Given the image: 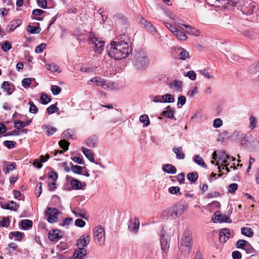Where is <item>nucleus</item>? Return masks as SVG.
Instances as JSON below:
<instances>
[{
	"label": "nucleus",
	"mask_w": 259,
	"mask_h": 259,
	"mask_svg": "<svg viewBox=\"0 0 259 259\" xmlns=\"http://www.w3.org/2000/svg\"><path fill=\"white\" fill-rule=\"evenodd\" d=\"M10 224L9 217H3V220L0 221V226L3 227L8 228Z\"/></svg>",
	"instance_id": "obj_58"
},
{
	"label": "nucleus",
	"mask_w": 259,
	"mask_h": 259,
	"mask_svg": "<svg viewBox=\"0 0 259 259\" xmlns=\"http://www.w3.org/2000/svg\"><path fill=\"white\" fill-rule=\"evenodd\" d=\"M200 73L203 75L204 77L207 79H213L214 76L212 74H211L209 72L208 69H202L199 71Z\"/></svg>",
	"instance_id": "obj_48"
},
{
	"label": "nucleus",
	"mask_w": 259,
	"mask_h": 259,
	"mask_svg": "<svg viewBox=\"0 0 259 259\" xmlns=\"http://www.w3.org/2000/svg\"><path fill=\"white\" fill-rule=\"evenodd\" d=\"M244 135L242 132L235 131L233 132L231 137L234 140L236 141V142H239L240 140L243 139Z\"/></svg>",
	"instance_id": "obj_35"
},
{
	"label": "nucleus",
	"mask_w": 259,
	"mask_h": 259,
	"mask_svg": "<svg viewBox=\"0 0 259 259\" xmlns=\"http://www.w3.org/2000/svg\"><path fill=\"white\" fill-rule=\"evenodd\" d=\"M59 145L64 151H66L68 149L70 143L66 140L63 139L59 141Z\"/></svg>",
	"instance_id": "obj_45"
},
{
	"label": "nucleus",
	"mask_w": 259,
	"mask_h": 259,
	"mask_svg": "<svg viewBox=\"0 0 259 259\" xmlns=\"http://www.w3.org/2000/svg\"><path fill=\"white\" fill-rule=\"evenodd\" d=\"M174 102L173 95L166 94L161 96V103H172Z\"/></svg>",
	"instance_id": "obj_34"
},
{
	"label": "nucleus",
	"mask_w": 259,
	"mask_h": 259,
	"mask_svg": "<svg viewBox=\"0 0 259 259\" xmlns=\"http://www.w3.org/2000/svg\"><path fill=\"white\" fill-rule=\"evenodd\" d=\"M94 238L95 241L99 244L103 243L105 240L104 229L101 226L97 227L94 230Z\"/></svg>",
	"instance_id": "obj_5"
},
{
	"label": "nucleus",
	"mask_w": 259,
	"mask_h": 259,
	"mask_svg": "<svg viewBox=\"0 0 259 259\" xmlns=\"http://www.w3.org/2000/svg\"><path fill=\"white\" fill-rule=\"evenodd\" d=\"M187 205L186 204L179 203L175 206L176 209L178 211L179 214H182L184 210L187 207Z\"/></svg>",
	"instance_id": "obj_55"
},
{
	"label": "nucleus",
	"mask_w": 259,
	"mask_h": 259,
	"mask_svg": "<svg viewBox=\"0 0 259 259\" xmlns=\"http://www.w3.org/2000/svg\"><path fill=\"white\" fill-rule=\"evenodd\" d=\"M247 72L250 75H254L259 72V61L252 63L248 67Z\"/></svg>",
	"instance_id": "obj_21"
},
{
	"label": "nucleus",
	"mask_w": 259,
	"mask_h": 259,
	"mask_svg": "<svg viewBox=\"0 0 259 259\" xmlns=\"http://www.w3.org/2000/svg\"><path fill=\"white\" fill-rule=\"evenodd\" d=\"M247 243H248V241L245 240L239 239L237 241L236 246L237 248L244 249Z\"/></svg>",
	"instance_id": "obj_47"
},
{
	"label": "nucleus",
	"mask_w": 259,
	"mask_h": 259,
	"mask_svg": "<svg viewBox=\"0 0 259 259\" xmlns=\"http://www.w3.org/2000/svg\"><path fill=\"white\" fill-rule=\"evenodd\" d=\"M63 212H61L56 207H50V224L58 223L59 221V217L62 215Z\"/></svg>",
	"instance_id": "obj_6"
},
{
	"label": "nucleus",
	"mask_w": 259,
	"mask_h": 259,
	"mask_svg": "<svg viewBox=\"0 0 259 259\" xmlns=\"http://www.w3.org/2000/svg\"><path fill=\"white\" fill-rule=\"evenodd\" d=\"M71 170L74 173L78 175H82L83 168L85 167H81L77 165H73L72 162L70 163Z\"/></svg>",
	"instance_id": "obj_33"
},
{
	"label": "nucleus",
	"mask_w": 259,
	"mask_h": 259,
	"mask_svg": "<svg viewBox=\"0 0 259 259\" xmlns=\"http://www.w3.org/2000/svg\"><path fill=\"white\" fill-rule=\"evenodd\" d=\"M66 179L68 182L70 181V185L71 186V188L72 189L84 190V187L86 186V184L85 183H83L82 184L79 180L75 179L69 176H66Z\"/></svg>",
	"instance_id": "obj_7"
},
{
	"label": "nucleus",
	"mask_w": 259,
	"mask_h": 259,
	"mask_svg": "<svg viewBox=\"0 0 259 259\" xmlns=\"http://www.w3.org/2000/svg\"><path fill=\"white\" fill-rule=\"evenodd\" d=\"M32 221L29 220H23L20 222V225L24 230H28L32 227Z\"/></svg>",
	"instance_id": "obj_26"
},
{
	"label": "nucleus",
	"mask_w": 259,
	"mask_h": 259,
	"mask_svg": "<svg viewBox=\"0 0 259 259\" xmlns=\"http://www.w3.org/2000/svg\"><path fill=\"white\" fill-rule=\"evenodd\" d=\"M32 80H35L34 78H25L22 80V85L25 88L29 87Z\"/></svg>",
	"instance_id": "obj_57"
},
{
	"label": "nucleus",
	"mask_w": 259,
	"mask_h": 259,
	"mask_svg": "<svg viewBox=\"0 0 259 259\" xmlns=\"http://www.w3.org/2000/svg\"><path fill=\"white\" fill-rule=\"evenodd\" d=\"M149 99L151 102L154 103H161V95H151L149 96Z\"/></svg>",
	"instance_id": "obj_61"
},
{
	"label": "nucleus",
	"mask_w": 259,
	"mask_h": 259,
	"mask_svg": "<svg viewBox=\"0 0 259 259\" xmlns=\"http://www.w3.org/2000/svg\"><path fill=\"white\" fill-rule=\"evenodd\" d=\"M149 60L146 54L143 51L137 52L132 60V64L134 68L140 71L146 70L149 66Z\"/></svg>",
	"instance_id": "obj_2"
},
{
	"label": "nucleus",
	"mask_w": 259,
	"mask_h": 259,
	"mask_svg": "<svg viewBox=\"0 0 259 259\" xmlns=\"http://www.w3.org/2000/svg\"><path fill=\"white\" fill-rule=\"evenodd\" d=\"M27 31L31 34H38L40 31V28L39 27L29 25L27 27Z\"/></svg>",
	"instance_id": "obj_40"
},
{
	"label": "nucleus",
	"mask_w": 259,
	"mask_h": 259,
	"mask_svg": "<svg viewBox=\"0 0 259 259\" xmlns=\"http://www.w3.org/2000/svg\"><path fill=\"white\" fill-rule=\"evenodd\" d=\"M141 122L143 123V126L146 127L150 124V121L148 114H142L139 118Z\"/></svg>",
	"instance_id": "obj_36"
},
{
	"label": "nucleus",
	"mask_w": 259,
	"mask_h": 259,
	"mask_svg": "<svg viewBox=\"0 0 259 259\" xmlns=\"http://www.w3.org/2000/svg\"><path fill=\"white\" fill-rule=\"evenodd\" d=\"M82 210H81L78 208H76L75 209L72 211L76 217H81L84 219H87V218L85 217V214L82 213Z\"/></svg>",
	"instance_id": "obj_54"
},
{
	"label": "nucleus",
	"mask_w": 259,
	"mask_h": 259,
	"mask_svg": "<svg viewBox=\"0 0 259 259\" xmlns=\"http://www.w3.org/2000/svg\"><path fill=\"white\" fill-rule=\"evenodd\" d=\"M2 88L6 91L9 95H11L13 91L11 90L10 85L9 82L4 81L2 84Z\"/></svg>",
	"instance_id": "obj_50"
},
{
	"label": "nucleus",
	"mask_w": 259,
	"mask_h": 259,
	"mask_svg": "<svg viewBox=\"0 0 259 259\" xmlns=\"http://www.w3.org/2000/svg\"><path fill=\"white\" fill-rule=\"evenodd\" d=\"M61 90V88L57 85H53L51 87V91L54 95H57L59 94Z\"/></svg>",
	"instance_id": "obj_60"
},
{
	"label": "nucleus",
	"mask_w": 259,
	"mask_h": 259,
	"mask_svg": "<svg viewBox=\"0 0 259 259\" xmlns=\"http://www.w3.org/2000/svg\"><path fill=\"white\" fill-rule=\"evenodd\" d=\"M178 32H176L175 35L179 40H185L187 39V36L183 32L180 31L179 29H178Z\"/></svg>",
	"instance_id": "obj_51"
},
{
	"label": "nucleus",
	"mask_w": 259,
	"mask_h": 259,
	"mask_svg": "<svg viewBox=\"0 0 259 259\" xmlns=\"http://www.w3.org/2000/svg\"><path fill=\"white\" fill-rule=\"evenodd\" d=\"M10 235L16 237V239H15V240L18 241H21L22 238L25 236L23 233L19 231L12 232L10 233Z\"/></svg>",
	"instance_id": "obj_44"
},
{
	"label": "nucleus",
	"mask_w": 259,
	"mask_h": 259,
	"mask_svg": "<svg viewBox=\"0 0 259 259\" xmlns=\"http://www.w3.org/2000/svg\"><path fill=\"white\" fill-rule=\"evenodd\" d=\"M90 81L94 83V85L101 87L105 90L110 88L109 82H108L104 79L100 77H95L90 80Z\"/></svg>",
	"instance_id": "obj_9"
},
{
	"label": "nucleus",
	"mask_w": 259,
	"mask_h": 259,
	"mask_svg": "<svg viewBox=\"0 0 259 259\" xmlns=\"http://www.w3.org/2000/svg\"><path fill=\"white\" fill-rule=\"evenodd\" d=\"M50 205L56 208L60 207L61 205L60 197L57 195H53L50 201Z\"/></svg>",
	"instance_id": "obj_22"
},
{
	"label": "nucleus",
	"mask_w": 259,
	"mask_h": 259,
	"mask_svg": "<svg viewBox=\"0 0 259 259\" xmlns=\"http://www.w3.org/2000/svg\"><path fill=\"white\" fill-rule=\"evenodd\" d=\"M90 241L89 235L83 234L77 240L76 245L78 248H84L89 244Z\"/></svg>",
	"instance_id": "obj_10"
},
{
	"label": "nucleus",
	"mask_w": 259,
	"mask_h": 259,
	"mask_svg": "<svg viewBox=\"0 0 259 259\" xmlns=\"http://www.w3.org/2000/svg\"><path fill=\"white\" fill-rule=\"evenodd\" d=\"M140 222L137 218H135L134 221L131 219L128 222V227L130 231L137 233L139 228Z\"/></svg>",
	"instance_id": "obj_14"
},
{
	"label": "nucleus",
	"mask_w": 259,
	"mask_h": 259,
	"mask_svg": "<svg viewBox=\"0 0 259 259\" xmlns=\"http://www.w3.org/2000/svg\"><path fill=\"white\" fill-rule=\"evenodd\" d=\"M98 137L96 135H92L84 141V143L89 147H95L97 145Z\"/></svg>",
	"instance_id": "obj_16"
},
{
	"label": "nucleus",
	"mask_w": 259,
	"mask_h": 259,
	"mask_svg": "<svg viewBox=\"0 0 259 259\" xmlns=\"http://www.w3.org/2000/svg\"><path fill=\"white\" fill-rule=\"evenodd\" d=\"M192 245V234L190 231L186 230L183 234L179 250L182 251L183 249V247L186 246L188 247V252L189 253Z\"/></svg>",
	"instance_id": "obj_4"
},
{
	"label": "nucleus",
	"mask_w": 259,
	"mask_h": 259,
	"mask_svg": "<svg viewBox=\"0 0 259 259\" xmlns=\"http://www.w3.org/2000/svg\"><path fill=\"white\" fill-rule=\"evenodd\" d=\"M31 122V120H27V121H22L20 120H17L14 123V127L15 128L21 130V133L26 134L28 131L27 129H21L20 127H24L28 125Z\"/></svg>",
	"instance_id": "obj_12"
},
{
	"label": "nucleus",
	"mask_w": 259,
	"mask_h": 259,
	"mask_svg": "<svg viewBox=\"0 0 259 259\" xmlns=\"http://www.w3.org/2000/svg\"><path fill=\"white\" fill-rule=\"evenodd\" d=\"M48 159L49 154L47 153L45 156L43 155L40 156V159H35L33 162V165L35 167L40 168L42 166V163L47 161Z\"/></svg>",
	"instance_id": "obj_20"
},
{
	"label": "nucleus",
	"mask_w": 259,
	"mask_h": 259,
	"mask_svg": "<svg viewBox=\"0 0 259 259\" xmlns=\"http://www.w3.org/2000/svg\"><path fill=\"white\" fill-rule=\"evenodd\" d=\"M187 178L191 183H194L198 178V175L195 171L191 172L187 174Z\"/></svg>",
	"instance_id": "obj_37"
},
{
	"label": "nucleus",
	"mask_w": 259,
	"mask_h": 259,
	"mask_svg": "<svg viewBox=\"0 0 259 259\" xmlns=\"http://www.w3.org/2000/svg\"><path fill=\"white\" fill-rule=\"evenodd\" d=\"M182 26L186 28V32L189 34L197 36L199 35L200 34V32L199 31V30L189 25H186L184 24H180V28L182 30H184Z\"/></svg>",
	"instance_id": "obj_13"
},
{
	"label": "nucleus",
	"mask_w": 259,
	"mask_h": 259,
	"mask_svg": "<svg viewBox=\"0 0 259 259\" xmlns=\"http://www.w3.org/2000/svg\"><path fill=\"white\" fill-rule=\"evenodd\" d=\"M172 151L176 155V158L178 159H184L185 158V155L183 152V148L182 147L174 148Z\"/></svg>",
	"instance_id": "obj_27"
},
{
	"label": "nucleus",
	"mask_w": 259,
	"mask_h": 259,
	"mask_svg": "<svg viewBox=\"0 0 259 259\" xmlns=\"http://www.w3.org/2000/svg\"><path fill=\"white\" fill-rule=\"evenodd\" d=\"M239 0H222V5H228L227 7L228 8L229 6L233 7L235 6L238 3Z\"/></svg>",
	"instance_id": "obj_42"
},
{
	"label": "nucleus",
	"mask_w": 259,
	"mask_h": 259,
	"mask_svg": "<svg viewBox=\"0 0 259 259\" xmlns=\"http://www.w3.org/2000/svg\"><path fill=\"white\" fill-rule=\"evenodd\" d=\"M169 86L170 88L175 87L177 88V90L179 91L182 89V81L178 80H175L169 84Z\"/></svg>",
	"instance_id": "obj_49"
},
{
	"label": "nucleus",
	"mask_w": 259,
	"mask_h": 259,
	"mask_svg": "<svg viewBox=\"0 0 259 259\" xmlns=\"http://www.w3.org/2000/svg\"><path fill=\"white\" fill-rule=\"evenodd\" d=\"M140 23L148 31L151 32H155L156 29L155 27L149 21H147L145 18L141 17L140 20Z\"/></svg>",
	"instance_id": "obj_17"
},
{
	"label": "nucleus",
	"mask_w": 259,
	"mask_h": 259,
	"mask_svg": "<svg viewBox=\"0 0 259 259\" xmlns=\"http://www.w3.org/2000/svg\"><path fill=\"white\" fill-rule=\"evenodd\" d=\"M45 12L41 9H34L33 10L31 18L32 19H35L37 20L41 21V18L38 16L42 15Z\"/></svg>",
	"instance_id": "obj_30"
},
{
	"label": "nucleus",
	"mask_w": 259,
	"mask_h": 259,
	"mask_svg": "<svg viewBox=\"0 0 259 259\" xmlns=\"http://www.w3.org/2000/svg\"><path fill=\"white\" fill-rule=\"evenodd\" d=\"M20 24V21L18 20L15 21H12L10 24L7 26V31L8 32L13 31L17 27L19 26Z\"/></svg>",
	"instance_id": "obj_32"
},
{
	"label": "nucleus",
	"mask_w": 259,
	"mask_h": 259,
	"mask_svg": "<svg viewBox=\"0 0 259 259\" xmlns=\"http://www.w3.org/2000/svg\"><path fill=\"white\" fill-rule=\"evenodd\" d=\"M230 235V230L229 229L224 228L222 229L219 233L220 242H225L229 239Z\"/></svg>",
	"instance_id": "obj_19"
},
{
	"label": "nucleus",
	"mask_w": 259,
	"mask_h": 259,
	"mask_svg": "<svg viewBox=\"0 0 259 259\" xmlns=\"http://www.w3.org/2000/svg\"><path fill=\"white\" fill-rule=\"evenodd\" d=\"M87 253L84 248H78L74 251L73 256L75 259H82Z\"/></svg>",
	"instance_id": "obj_25"
},
{
	"label": "nucleus",
	"mask_w": 259,
	"mask_h": 259,
	"mask_svg": "<svg viewBox=\"0 0 259 259\" xmlns=\"http://www.w3.org/2000/svg\"><path fill=\"white\" fill-rule=\"evenodd\" d=\"M184 75L189 77L191 80H195L196 78V74L193 70H190L184 73Z\"/></svg>",
	"instance_id": "obj_53"
},
{
	"label": "nucleus",
	"mask_w": 259,
	"mask_h": 259,
	"mask_svg": "<svg viewBox=\"0 0 259 259\" xmlns=\"http://www.w3.org/2000/svg\"><path fill=\"white\" fill-rule=\"evenodd\" d=\"M155 251V249L150 244L147 245L146 249L145 250L146 253V257L147 259L153 258V255Z\"/></svg>",
	"instance_id": "obj_31"
},
{
	"label": "nucleus",
	"mask_w": 259,
	"mask_h": 259,
	"mask_svg": "<svg viewBox=\"0 0 259 259\" xmlns=\"http://www.w3.org/2000/svg\"><path fill=\"white\" fill-rule=\"evenodd\" d=\"M50 71L53 72L60 73L61 71V69L54 63L50 64Z\"/></svg>",
	"instance_id": "obj_63"
},
{
	"label": "nucleus",
	"mask_w": 259,
	"mask_h": 259,
	"mask_svg": "<svg viewBox=\"0 0 259 259\" xmlns=\"http://www.w3.org/2000/svg\"><path fill=\"white\" fill-rule=\"evenodd\" d=\"M181 52L180 53V58L182 60H185L189 57L188 52L183 48H180Z\"/></svg>",
	"instance_id": "obj_56"
},
{
	"label": "nucleus",
	"mask_w": 259,
	"mask_h": 259,
	"mask_svg": "<svg viewBox=\"0 0 259 259\" xmlns=\"http://www.w3.org/2000/svg\"><path fill=\"white\" fill-rule=\"evenodd\" d=\"M1 206L3 209H10L14 211H16L19 207V205L15 203L14 201H11L7 204L1 203Z\"/></svg>",
	"instance_id": "obj_18"
},
{
	"label": "nucleus",
	"mask_w": 259,
	"mask_h": 259,
	"mask_svg": "<svg viewBox=\"0 0 259 259\" xmlns=\"http://www.w3.org/2000/svg\"><path fill=\"white\" fill-rule=\"evenodd\" d=\"M58 174L54 171L51 170L50 171V179H51L53 182L50 183V191H54L57 188L56 180L58 179Z\"/></svg>",
	"instance_id": "obj_15"
},
{
	"label": "nucleus",
	"mask_w": 259,
	"mask_h": 259,
	"mask_svg": "<svg viewBox=\"0 0 259 259\" xmlns=\"http://www.w3.org/2000/svg\"><path fill=\"white\" fill-rule=\"evenodd\" d=\"M231 158L232 159V161L235 160V158L233 157H230L229 155H228L225 151H223L220 153L219 159L221 160H223V162L224 163H226L227 162V159H229Z\"/></svg>",
	"instance_id": "obj_41"
},
{
	"label": "nucleus",
	"mask_w": 259,
	"mask_h": 259,
	"mask_svg": "<svg viewBox=\"0 0 259 259\" xmlns=\"http://www.w3.org/2000/svg\"><path fill=\"white\" fill-rule=\"evenodd\" d=\"M167 215L172 217L174 219H176L180 215L178 211L176 209L175 207H172L168 211Z\"/></svg>",
	"instance_id": "obj_46"
},
{
	"label": "nucleus",
	"mask_w": 259,
	"mask_h": 259,
	"mask_svg": "<svg viewBox=\"0 0 259 259\" xmlns=\"http://www.w3.org/2000/svg\"><path fill=\"white\" fill-rule=\"evenodd\" d=\"M163 171L170 174H175L177 172V169L175 166L171 164H166L162 168Z\"/></svg>",
	"instance_id": "obj_23"
},
{
	"label": "nucleus",
	"mask_w": 259,
	"mask_h": 259,
	"mask_svg": "<svg viewBox=\"0 0 259 259\" xmlns=\"http://www.w3.org/2000/svg\"><path fill=\"white\" fill-rule=\"evenodd\" d=\"M74 133V131L71 129H68L63 132L62 134V137L64 138L71 139L73 138V136Z\"/></svg>",
	"instance_id": "obj_43"
},
{
	"label": "nucleus",
	"mask_w": 259,
	"mask_h": 259,
	"mask_svg": "<svg viewBox=\"0 0 259 259\" xmlns=\"http://www.w3.org/2000/svg\"><path fill=\"white\" fill-rule=\"evenodd\" d=\"M11 48H12L11 44L8 41H6L2 44V49L5 52H8Z\"/></svg>",
	"instance_id": "obj_62"
},
{
	"label": "nucleus",
	"mask_w": 259,
	"mask_h": 259,
	"mask_svg": "<svg viewBox=\"0 0 259 259\" xmlns=\"http://www.w3.org/2000/svg\"><path fill=\"white\" fill-rule=\"evenodd\" d=\"M169 239L167 237L160 238L161 249L165 252H167L169 248Z\"/></svg>",
	"instance_id": "obj_29"
},
{
	"label": "nucleus",
	"mask_w": 259,
	"mask_h": 259,
	"mask_svg": "<svg viewBox=\"0 0 259 259\" xmlns=\"http://www.w3.org/2000/svg\"><path fill=\"white\" fill-rule=\"evenodd\" d=\"M111 42L119 44L123 46V45H126V46L131 47L130 38L129 36L125 33L121 34L119 36H117Z\"/></svg>",
	"instance_id": "obj_8"
},
{
	"label": "nucleus",
	"mask_w": 259,
	"mask_h": 259,
	"mask_svg": "<svg viewBox=\"0 0 259 259\" xmlns=\"http://www.w3.org/2000/svg\"><path fill=\"white\" fill-rule=\"evenodd\" d=\"M81 151L85 157L92 162H94L95 159L94 154L91 150L88 149L85 147L81 148Z\"/></svg>",
	"instance_id": "obj_24"
},
{
	"label": "nucleus",
	"mask_w": 259,
	"mask_h": 259,
	"mask_svg": "<svg viewBox=\"0 0 259 259\" xmlns=\"http://www.w3.org/2000/svg\"><path fill=\"white\" fill-rule=\"evenodd\" d=\"M249 120V127L250 129L253 130L256 127L257 119L254 116L251 115L250 117Z\"/></svg>",
	"instance_id": "obj_59"
},
{
	"label": "nucleus",
	"mask_w": 259,
	"mask_h": 259,
	"mask_svg": "<svg viewBox=\"0 0 259 259\" xmlns=\"http://www.w3.org/2000/svg\"><path fill=\"white\" fill-rule=\"evenodd\" d=\"M63 236V233L58 229H53L50 231V240L58 241Z\"/></svg>",
	"instance_id": "obj_11"
},
{
	"label": "nucleus",
	"mask_w": 259,
	"mask_h": 259,
	"mask_svg": "<svg viewBox=\"0 0 259 259\" xmlns=\"http://www.w3.org/2000/svg\"><path fill=\"white\" fill-rule=\"evenodd\" d=\"M186 98L184 96H181L178 98L177 106L179 108H181L186 103Z\"/></svg>",
	"instance_id": "obj_64"
},
{
	"label": "nucleus",
	"mask_w": 259,
	"mask_h": 259,
	"mask_svg": "<svg viewBox=\"0 0 259 259\" xmlns=\"http://www.w3.org/2000/svg\"><path fill=\"white\" fill-rule=\"evenodd\" d=\"M241 233L244 236L251 237L253 235V232L252 229L248 227H243L241 229Z\"/></svg>",
	"instance_id": "obj_39"
},
{
	"label": "nucleus",
	"mask_w": 259,
	"mask_h": 259,
	"mask_svg": "<svg viewBox=\"0 0 259 259\" xmlns=\"http://www.w3.org/2000/svg\"><path fill=\"white\" fill-rule=\"evenodd\" d=\"M164 25L174 34L175 33H176V32H178V29L179 28L176 27L175 26L172 25L170 23H168L167 22H164Z\"/></svg>",
	"instance_id": "obj_52"
},
{
	"label": "nucleus",
	"mask_w": 259,
	"mask_h": 259,
	"mask_svg": "<svg viewBox=\"0 0 259 259\" xmlns=\"http://www.w3.org/2000/svg\"><path fill=\"white\" fill-rule=\"evenodd\" d=\"M194 160L198 165L201 166L203 168H207V165L204 162L203 158L199 156L198 155H196L194 156Z\"/></svg>",
	"instance_id": "obj_38"
},
{
	"label": "nucleus",
	"mask_w": 259,
	"mask_h": 259,
	"mask_svg": "<svg viewBox=\"0 0 259 259\" xmlns=\"http://www.w3.org/2000/svg\"><path fill=\"white\" fill-rule=\"evenodd\" d=\"M217 213H220V211H216L214 213V214L215 215V220H217L218 221H219V222H220L221 223H222V222H224V223H228V222L231 223V221H228L230 220V219L227 215H222L221 213L217 214Z\"/></svg>",
	"instance_id": "obj_28"
},
{
	"label": "nucleus",
	"mask_w": 259,
	"mask_h": 259,
	"mask_svg": "<svg viewBox=\"0 0 259 259\" xmlns=\"http://www.w3.org/2000/svg\"><path fill=\"white\" fill-rule=\"evenodd\" d=\"M110 48L108 50L109 56L115 60H121L126 58L132 52L131 47L126 45H120L111 42Z\"/></svg>",
	"instance_id": "obj_1"
},
{
	"label": "nucleus",
	"mask_w": 259,
	"mask_h": 259,
	"mask_svg": "<svg viewBox=\"0 0 259 259\" xmlns=\"http://www.w3.org/2000/svg\"><path fill=\"white\" fill-rule=\"evenodd\" d=\"M89 39L94 51L98 54H101L104 49L105 41L96 37L95 34L92 32L90 33Z\"/></svg>",
	"instance_id": "obj_3"
}]
</instances>
